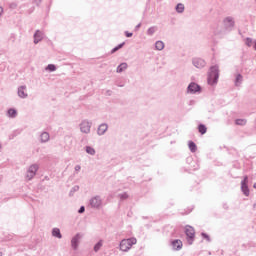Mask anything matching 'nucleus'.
<instances>
[{
    "mask_svg": "<svg viewBox=\"0 0 256 256\" xmlns=\"http://www.w3.org/2000/svg\"><path fill=\"white\" fill-rule=\"evenodd\" d=\"M80 239H81V235H79V234H77L76 236H74L72 238L71 245H72L73 249H77Z\"/></svg>",
    "mask_w": 256,
    "mask_h": 256,
    "instance_id": "10",
    "label": "nucleus"
},
{
    "mask_svg": "<svg viewBox=\"0 0 256 256\" xmlns=\"http://www.w3.org/2000/svg\"><path fill=\"white\" fill-rule=\"evenodd\" d=\"M155 48L157 51H163V49H165V43H163V41H157L155 43Z\"/></svg>",
    "mask_w": 256,
    "mask_h": 256,
    "instance_id": "14",
    "label": "nucleus"
},
{
    "mask_svg": "<svg viewBox=\"0 0 256 256\" xmlns=\"http://www.w3.org/2000/svg\"><path fill=\"white\" fill-rule=\"evenodd\" d=\"M18 95L19 97H22L24 99V97H27V92H26V88L25 87H20L18 89Z\"/></svg>",
    "mask_w": 256,
    "mask_h": 256,
    "instance_id": "15",
    "label": "nucleus"
},
{
    "mask_svg": "<svg viewBox=\"0 0 256 256\" xmlns=\"http://www.w3.org/2000/svg\"><path fill=\"white\" fill-rule=\"evenodd\" d=\"M217 79H219V67L217 66L211 67L210 73L208 75L209 85H214V83H217Z\"/></svg>",
    "mask_w": 256,
    "mask_h": 256,
    "instance_id": "2",
    "label": "nucleus"
},
{
    "mask_svg": "<svg viewBox=\"0 0 256 256\" xmlns=\"http://www.w3.org/2000/svg\"><path fill=\"white\" fill-rule=\"evenodd\" d=\"M123 45H125V43L119 44L118 46H116L113 50L112 53H116V51H119V49H121L123 47Z\"/></svg>",
    "mask_w": 256,
    "mask_h": 256,
    "instance_id": "27",
    "label": "nucleus"
},
{
    "mask_svg": "<svg viewBox=\"0 0 256 256\" xmlns=\"http://www.w3.org/2000/svg\"><path fill=\"white\" fill-rule=\"evenodd\" d=\"M46 69L48 71H55L57 67L54 64H49Z\"/></svg>",
    "mask_w": 256,
    "mask_h": 256,
    "instance_id": "26",
    "label": "nucleus"
},
{
    "mask_svg": "<svg viewBox=\"0 0 256 256\" xmlns=\"http://www.w3.org/2000/svg\"><path fill=\"white\" fill-rule=\"evenodd\" d=\"M52 235L53 237H57L58 239H61V230H59V228H54L52 230Z\"/></svg>",
    "mask_w": 256,
    "mask_h": 256,
    "instance_id": "17",
    "label": "nucleus"
},
{
    "mask_svg": "<svg viewBox=\"0 0 256 256\" xmlns=\"http://www.w3.org/2000/svg\"><path fill=\"white\" fill-rule=\"evenodd\" d=\"M3 15V7L0 6V17Z\"/></svg>",
    "mask_w": 256,
    "mask_h": 256,
    "instance_id": "35",
    "label": "nucleus"
},
{
    "mask_svg": "<svg viewBox=\"0 0 256 256\" xmlns=\"http://www.w3.org/2000/svg\"><path fill=\"white\" fill-rule=\"evenodd\" d=\"M80 129L82 133H89L91 131V124L89 122H82Z\"/></svg>",
    "mask_w": 256,
    "mask_h": 256,
    "instance_id": "8",
    "label": "nucleus"
},
{
    "mask_svg": "<svg viewBox=\"0 0 256 256\" xmlns=\"http://www.w3.org/2000/svg\"><path fill=\"white\" fill-rule=\"evenodd\" d=\"M90 205H92L93 207H101V199L99 197L92 198Z\"/></svg>",
    "mask_w": 256,
    "mask_h": 256,
    "instance_id": "11",
    "label": "nucleus"
},
{
    "mask_svg": "<svg viewBox=\"0 0 256 256\" xmlns=\"http://www.w3.org/2000/svg\"><path fill=\"white\" fill-rule=\"evenodd\" d=\"M8 116L9 117H17V110L11 108L8 110Z\"/></svg>",
    "mask_w": 256,
    "mask_h": 256,
    "instance_id": "22",
    "label": "nucleus"
},
{
    "mask_svg": "<svg viewBox=\"0 0 256 256\" xmlns=\"http://www.w3.org/2000/svg\"><path fill=\"white\" fill-rule=\"evenodd\" d=\"M75 171H81V167L79 165L75 166Z\"/></svg>",
    "mask_w": 256,
    "mask_h": 256,
    "instance_id": "34",
    "label": "nucleus"
},
{
    "mask_svg": "<svg viewBox=\"0 0 256 256\" xmlns=\"http://www.w3.org/2000/svg\"><path fill=\"white\" fill-rule=\"evenodd\" d=\"M137 243V239L135 238H129V239H124L120 242V251L127 252L129 249L133 247Z\"/></svg>",
    "mask_w": 256,
    "mask_h": 256,
    "instance_id": "1",
    "label": "nucleus"
},
{
    "mask_svg": "<svg viewBox=\"0 0 256 256\" xmlns=\"http://www.w3.org/2000/svg\"><path fill=\"white\" fill-rule=\"evenodd\" d=\"M243 81V76L241 74H238L236 76V85H239Z\"/></svg>",
    "mask_w": 256,
    "mask_h": 256,
    "instance_id": "25",
    "label": "nucleus"
},
{
    "mask_svg": "<svg viewBox=\"0 0 256 256\" xmlns=\"http://www.w3.org/2000/svg\"><path fill=\"white\" fill-rule=\"evenodd\" d=\"M107 124H101L98 128V135H104L105 131H107Z\"/></svg>",
    "mask_w": 256,
    "mask_h": 256,
    "instance_id": "12",
    "label": "nucleus"
},
{
    "mask_svg": "<svg viewBox=\"0 0 256 256\" xmlns=\"http://www.w3.org/2000/svg\"><path fill=\"white\" fill-rule=\"evenodd\" d=\"M246 45H248V47H251V45H253V40H251V38L246 39Z\"/></svg>",
    "mask_w": 256,
    "mask_h": 256,
    "instance_id": "31",
    "label": "nucleus"
},
{
    "mask_svg": "<svg viewBox=\"0 0 256 256\" xmlns=\"http://www.w3.org/2000/svg\"><path fill=\"white\" fill-rule=\"evenodd\" d=\"M254 49L256 50V41L254 42Z\"/></svg>",
    "mask_w": 256,
    "mask_h": 256,
    "instance_id": "36",
    "label": "nucleus"
},
{
    "mask_svg": "<svg viewBox=\"0 0 256 256\" xmlns=\"http://www.w3.org/2000/svg\"><path fill=\"white\" fill-rule=\"evenodd\" d=\"M188 91L190 93H197V91H201V87L198 84H196V83H191L188 86Z\"/></svg>",
    "mask_w": 256,
    "mask_h": 256,
    "instance_id": "9",
    "label": "nucleus"
},
{
    "mask_svg": "<svg viewBox=\"0 0 256 256\" xmlns=\"http://www.w3.org/2000/svg\"><path fill=\"white\" fill-rule=\"evenodd\" d=\"M39 169V166L37 165H31L27 171V174H26V178L28 179V181H31V179H33L37 173Z\"/></svg>",
    "mask_w": 256,
    "mask_h": 256,
    "instance_id": "3",
    "label": "nucleus"
},
{
    "mask_svg": "<svg viewBox=\"0 0 256 256\" xmlns=\"http://www.w3.org/2000/svg\"><path fill=\"white\" fill-rule=\"evenodd\" d=\"M186 235L188 237L189 245H193V239L195 238V229L191 226L186 227Z\"/></svg>",
    "mask_w": 256,
    "mask_h": 256,
    "instance_id": "4",
    "label": "nucleus"
},
{
    "mask_svg": "<svg viewBox=\"0 0 256 256\" xmlns=\"http://www.w3.org/2000/svg\"><path fill=\"white\" fill-rule=\"evenodd\" d=\"M248 183H249V178L245 176L244 180L241 183V189L244 195H246V197H249V187L247 186Z\"/></svg>",
    "mask_w": 256,
    "mask_h": 256,
    "instance_id": "5",
    "label": "nucleus"
},
{
    "mask_svg": "<svg viewBox=\"0 0 256 256\" xmlns=\"http://www.w3.org/2000/svg\"><path fill=\"white\" fill-rule=\"evenodd\" d=\"M102 243L101 242H98L95 246H94V251H98L99 249H101L102 247Z\"/></svg>",
    "mask_w": 256,
    "mask_h": 256,
    "instance_id": "30",
    "label": "nucleus"
},
{
    "mask_svg": "<svg viewBox=\"0 0 256 256\" xmlns=\"http://www.w3.org/2000/svg\"><path fill=\"white\" fill-rule=\"evenodd\" d=\"M224 23L226 27H233V25H235L233 18H229V17L224 20Z\"/></svg>",
    "mask_w": 256,
    "mask_h": 256,
    "instance_id": "16",
    "label": "nucleus"
},
{
    "mask_svg": "<svg viewBox=\"0 0 256 256\" xmlns=\"http://www.w3.org/2000/svg\"><path fill=\"white\" fill-rule=\"evenodd\" d=\"M198 131L201 133V135H205L207 133V127L203 124H200L198 126Z\"/></svg>",
    "mask_w": 256,
    "mask_h": 256,
    "instance_id": "18",
    "label": "nucleus"
},
{
    "mask_svg": "<svg viewBox=\"0 0 256 256\" xmlns=\"http://www.w3.org/2000/svg\"><path fill=\"white\" fill-rule=\"evenodd\" d=\"M79 213H85V207H81L80 209H79Z\"/></svg>",
    "mask_w": 256,
    "mask_h": 256,
    "instance_id": "33",
    "label": "nucleus"
},
{
    "mask_svg": "<svg viewBox=\"0 0 256 256\" xmlns=\"http://www.w3.org/2000/svg\"><path fill=\"white\" fill-rule=\"evenodd\" d=\"M156 31L157 29L155 27H151L148 29V35H153Z\"/></svg>",
    "mask_w": 256,
    "mask_h": 256,
    "instance_id": "28",
    "label": "nucleus"
},
{
    "mask_svg": "<svg viewBox=\"0 0 256 256\" xmlns=\"http://www.w3.org/2000/svg\"><path fill=\"white\" fill-rule=\"evenodd\" d=\"M125 35H126V37H133V33H131V32H125Z\"/></svg>",
    "mask_w": 256,
    "mask_h": 256,
    "instance_id": "32",
    "label": "nucleus"
},
{
    "mask_svg": "<svg viewBox=\"0 0 256 256\" xmlns=\"http://www.w3.org/2000/svg\"><path fill=\"white\" fill-rule=\"evenodd\" d=\"M256 207V204H254V208Z\"/></svg>",
    "mask_w": 256,
    "mask_h": 256,
    "instance_id": "37",
    "label": "nucleus"
},
{
    "mask_svg": "<svg viewBox=\"0 0 256 256\" xmlns=\"http://www.w3.org/2000/svg\"><path fill=\"white\" fill-rule=\"evenodd\" d=\"M127 69V63H122L117 68V73H123Z\"/></svg>",
    "mask_w": 256,
    "mask_h": 256,
    "instance_id": "19",
    "label": "nucleus"
},
{
    "mask_svg": "<svg viewBox=\"0 0 256 256\" xmlns=\"http://www.w3.org/2000/svg\"><path fill=\"white\" fill-rule=\"evenodd\" d=\"M176 11H177L178 13H183V11H185V6H184L183 4H178V5L176 6Z\"/></svg>",
    "mask_w": 256,
    "mask_h": 256,
    "instance_id": "23",
    "label": "nucleus"
},
{
    "mask_svg": "<svg viewBox=\"0 0 256 256\" xmlns=\"http://www.w3.org/2000/svg\"><path fill=\"white\" fill-rule=\"evenodd\" d=\"M172 247L174 251H179L183 249V242L181 240L172 241Z\"/></svg>",
    "mask_w": 256,
    "mask_h": 256,
    "instance_id": "7",
    "label": "nucleus"
},
{
    "mask_svg": "<svg viewBox=\"0 0 256 256\" xmlns=\"http://www.w3.org/2000/svg\"><path fill=\"white\" fill-rule=\"evenodd\" d=\"M245 123H247V121H245L244 119L236 120V125H245Z\"/></svg>",
    "mask_w": 256,
    "mask_h": 256,
    "instance_id": "29",
    "label": "nucleus"
},
{
    "mask_svg": "<svg viewBox=\"0 0 256 256\" xmlns=\"http://www.w3.org/2000/svg\"><path fill=\"white\" fill-rule=\"evenodd\" d=\"M41 39H43V34L40 31H37L34 34V43H38L39 41H41Z\"/></svg>",
    "mask_w": 256,
    "mask_h": 256,
    "instance_id": "13",
    "label": "nucleus"
},
{
    "mask_svg": "<svg viewBox=\"0 0 256 256\" xmlns=\"http://www.w3.org/2000/svg\"><path fill=\"white\" fill-rule=\"evenodd\" d=\"M41 141L43 143H47V141H49V133H47V132L42 133L41 134Z\"/></svg>",
    "mask_w": 256,
    "mask_h": 256,
    "instance_id": "20",
    "label": "nucleus"
},
{
    "mask_svg": "<svg viewBox=\"0 0 256 256\" xmlns=\"http://www.w3.org/2000/svg\"><path fill=\"white\" fill-rule=\"evenodd\" d=\"M194 67H197V69H203L205 67V60L201 58H196L193 61Z\"/></svg>",
    "mask_w": 256,
    "mask_h": 256,
    "instance_id": "6",
    "label": "nucleus"
},
{
    "mask_svg": "<svg viewBox=\"0 0 256 256\" xmlns=\"http://www.w3.org/2000/svg\"><path fill=\"white\" fill-rule=\"evenodd\" d=\"M188 145L192 153H195V151H197V145L194 142L190 141Z\"/></svg>",
    "mask_w": 256,
    "mask_h": 256,
    "instance_id": "21",
    "label": "nucleus"
},
{
    "mask_svg": "<svg viewBox=\"0 0 256 256\" xmlns=\"http://www.w3.org/2000/svg\"><path fill=\"white\" fill-rule=\"evenodd\" d=\"M86 152L88 153V155H95V149L91 146L86 147Z\"/></svg>",
    "mask_w": 256,
    "mask_h": 256,
    "instance_id": "24",
    "label": "nucleus"
}]
</instances>
